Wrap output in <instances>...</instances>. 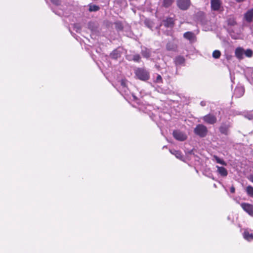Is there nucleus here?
I'll list each match as a JSON object with an SVG mask.
<instances>
[{"label":"nucleus","instance_id":"2f4dec72","mask_svg":"<svg viewBox=\"0 0 253 253\" xmlns=\"http://www.w3.org/2000/svg\"><path fill=\"white\" fill-rule=\"evenodd\" d=\"M121 84H122V85H123V86H126V83H125V81H124V80H122V81H121Z\"/></svg>","mask_w":253,"mask_h":253},{"label":"nucleus","instance_id":"1a4fd4ad","mask_svg":"<svg viewBox=\"0 0 253 253\" xmlns=\"http://www.w3.org/2000/svg\"><path fill=\"white\" fill-rule=\"evenodd\" d=\"M183 37L192 42H195L196 40L195 35L191 32H187L185 33L183 35Z\"/></svg>","mask_w":253,"mask_h":253},{"label":"nucleus","instance_id":"7ed1b4c3","mask_svg":"<svg viewBox=\"0 0 253 253\" xmlns=\"http://www.w3.org/2000/svg\"><path fill=\"white\" fill-rule=\"evenodd\" d=\"M177 6L182 10H187L190 5V0H177Z\"/></svg>","mask_w":253,"mask_h":253},{"label":"nucleus","instance_id":"f257e3e1","mask_svg":"<svg viewBox=\"0 0 253 253\" xmlns=\"http://www.w3.org/2000/svg\"><path fill=\"white\" fill-rule=\"evenodd\" d=\"M208 130L205 126L202 124L197 125L194 129V132L200 137H205L208 134Z\"/></svg>","mask_w":253,"mask_h":253},{"label":"nucleus","instance_id":"c9c22d12","mask_svg":"<svg viewBox=\"0 0 253 253\" xmlns=\"http://www.w3.org/2000/svg\"><path fill=\"white\" fill-rule=\"evenodd\" d=\"M241 91L242 92H243V90L240 88H238L236 89V91Z\"/></svg>","mask_w":253,"mask_h":253},{"label":"nucleus","instance_id":"7c9ffc66","mask_svg":"<svg viewBox=\"0 0 253 253\" xmlns=\"http://www.w3.org/2000/svg\"><path fill=\"white\" fill-rule=\"evenodd\" d=\"M249 179L250 181L253 182V175H250L249 177Z\"/></svg>","mask_w":253,"mask_h":253},{"label":"nucleus","instance_id":"4c0bfd02","mask_svg":"<svg viewBox=\"0 0 253 253\" xmlns=\"http://www.w3.org/2000/svg\"><path fill=\"white\" fill-rule=\"evenodd\" d=\"M116 1L117 2H119V1H118V0H116Z\"/></svg>","mask_w":253,"mask_h":253},{"label":"nucleus","instance_id":"f03ea898","mask_svg":"<svg viewBox=\"0 0 253 253\" xmlns=\"http://www.w3.org/2000/svg\"><path fill=\"white\" fill-rule=\"evenodd\" d=\"M135 75L137 78L143 81H146L149 79V73L145 70L138 69L135 71Z\"/></svg>","mask_w":253,"mask_h":253},{"label":"nucleus","instance_id":"5701e85b","mask_svg":"<svg viewBox=\"0 0 253 253\" xmlns=\"http://www.w3.org/2000/svg\"><path fill=\"white\" fill-rule=\"evenodd\" d=\"M213 158L217 163L220 164L224 166H226L227 165L225 162H224L223 160L220 159L216 155L213 156Z\"/></svg>","mask_w":253,"mask_h":253},{"label":"nucleus","instance_id":"423d86ee","mask_svg":"<svg viewBox=\"0 0 253 253\" xmlns=\"http://www.w3.org/2000/svg\"><path fill=\"white\" fill-rule=\"evenodd\" d=\"M241 207L243 208V209L245 211H246L249 214H250L251 216H253V205H251V204H250L248 203H243L241 204Z\"/></svg>","mask_w":253,"mask_h":253},{"label":"nucleus","instance_id":"dca6fc26","mask_svg":"<svg viewBox=\"0 0 253 253\" xmlns=\"http://www.w3.org/2000/svg\"><path fill=\"white\" fill-rule=\"evenodd\" d=\"M170 152L171 154L175 155V156L177 159H178L181 161H184L183 157L180 151L174 150L173 151L170 150Z\"/></svg>","mask_w":253,"mask_h":253},{"label":"nucleus","instance_id":"2eb2a0df","mask_svg":"<svg viewBox=\"0 0 253 253\" xmlns=\"http://www.w3.org/2000/svg\"><path fill=\"white\" fill-rule=\"evenodd\" d=\"M217 168L218 172L223 176H226L227 175L228 172L225 168L222 167L216 166Z\"/></svg>","mask_w":253,"mask_h":253},{"label":"nucleus","instance_id":"c756f323","mask_svg":"<svg viewBox=\"0 0 253 253\" xmlns=\"http://www.w3.org/2000/svg\"><path fill=\"white\" fill-rule=\"evenodd\" d=\"M235 189L234 187V186H232L231 188H230V192L232 193H234L235 192Z\"/></svg>","mask_w":253,"mask_h":253},{"label":"nucleus","instance_id":"72a5a7b5","mask_svg":"<svg viewBox=\"0 0 253 253\" xmlns=\"http://www.w3.org/2000/svg\"><path fill=\"white\" fill-rule=\"evenodd\" d=\"M247 117L249 120H252V119H253V115H249V116H247Z\"/></svg>","mask_w":253,"mask_h":253},{"label":"nucleus","instance_id":"f3484780","mask_svg":"<svg viewBox=\"0 0 253 253\" xmlns=\"http://www.w3.org/2000/svg\"><path fill=\"white\" fill-rule=\"evenodd\" d=\"M141 53L145 58H148L150 56V51L146 48L142 49Z\"/></svg>","mask_w":253,"mask_h":253},{"label":"nucleus","instance_id":"6ab92c4d","mask_svg":"<svg viewBox=\"0 0 253 253\" xmlns=\"http://www.w3.org/2000/svg\"><path fill=\"white\" fill-rule=\"evenodd\" d=\"M185 59L182 56H178L175 58V62L176 65H181L184 64Z\"/></svg>","mask_w":253,"mask_h":253},{"label":"nucleus","instance_id":"bb28decb","mask_svg":"<svg viewBox=\"0 0 253 253\" xmlns=\"http://www.w3.org/2000/svg\"><path fill=\"white\" fill-rule=\"evenodd\" d=\"M141 57L139 54H135L133 57V60L136 62H139L140 60Z\"/></svg>","mask_w":253,"mask_h":253},{"label":"nucleus","instance_id":"9d476101","mask_svg":"<svg viewBox=\"0 0 253 253\" xmlns=\"http://www.w3.org/2000/svg\"><path fill=\"white\" fill-rule=\"evenodd\" d=\"M164 25L166 27L172 28L174 26V20L172 18H167L163 21Z\"/></svg>","mask_w":253,"mask_h":253},{"label":"nucleus","instance_id":"20e7f679","mask_svg":"<svg viewBox=\"0 0 253 253\" xmlns=\"http://www.w3.org/2000/svg\"><path fill=\"white\" fill-rule=\"evenodd\" d=\"M203 120L206 123L210 125H213L217 122L216 116L211 114L205 115L203 117Z\"/></svg>","mask_w":253,"mask_h":253},{"label":"nucleus","instance_id":"a878e982","mask_svg":"<svg viewBox=\"0 0 253 253\" xmlns=\"http://www.w3.org/2000/svg\"><path fill=\"white\" fill-rule=\"evenodd\" d=\"M244 53L247 57H251L253 56V52L252 50L248 49L245 51H244Z\"/></svg>","mask_w":253,"mask_h":253},{"label":"nucleus","instance_id":"9b49d317","mask_svg":"<svg viewBox=\"0 0 253 253\" xmlns=\"http://www.w3.org/2000/svg\"><path fill=\"white\" fill-rule=\"evenodd\" d=\"M244 53V50L242 47H237L235 49V56L239 59H242L243 58V54Z\"/></svg>","mask_w":253,"mask_h":253},{"label":"nucleus","instance_id":"cd10ccee","mask_svg":"<svg viewBox=\"0 0 253 253\" xmlns=\"http://www.w3.org/2000/svg\"><path fill=\"white\" fill-rule=\"evenodd\" d=\"M52 3L56 5H59L61 4L60 0H50Z\"/></svg>","mask_w":253,"mask_h":253},{"label":"nucleus","instance_id":"39448f33","mask_svg":"<svg viewBox=\"0 0 253 253\" xmlns=\"http://www.w3.org/2000/svg\"><path fill=\"white\" fill-rule=\"evenodd\" d=\"M173 136L176 140L179 141H184L187 139L186 135L178 130H175L173 131Z\"/></svg>","mask_w":253,"mask_h":253},{"label":"nucleus","instance_id":"412c9836","mask_svg":"<svg viewBox=\"0 0 253 253\" xmlns=\"http://www.w3.org/2000/svg\"><path fill=\"white\" fill-rule=\"evenodd\" d=\"M246 192L249 196L253 197V187L250 185L246 188Z\"/></svg>","mask_w":253,"mask_h":253},{"label":"nucleus","instance_id":"e433bc0d","mask_svg":"<svg viewBox=\"0 0 253 253\" xmlns=\"http://www.w3.org/2000/svg\"><path fill=\"white\" fill-rule=\"evenodd\" d=\"M148 27H149V28H151V26L150 25H147Z\"/></svg>","mask_w":253,"mask_h":253},{"label":"nucleus","instance_id":"4be33fe9","mask_svg":"<svg viewBox=\"0 0 253 253\" xmlns=\"http://www.w3.org/2000/svg\"><path fill=\"white\" fill-rule=\"evenodd\" d=\"M166 47L168 50H174L176 48V46L171 42L168 43Z\"/></svg>","mask_w":253,"mask_h":253},{"label":"nucleus","instance_id":"0eeeda50","mask_svg":"<svg viewBox=\"0 0 253 253\" xmlns=\"http://www.w3.org/2000/svg\"><path fill=\"white\" fill-rule=\"evenodd\" d=\"M244 19L247 22L251 23L253 21V8L249 9L244 14Z\"/></svg>","mask_w":253,"mask_h":253},{"label":"nucleus","instance_id":"4468645a","mask_svg":"<svg viewBox=\"0 0 253 253\" xmlns=\"http://www.w3.org/2000/svg\"><path fill=\"white\" fill-rule=\"evenodd\" d=\"M227 23L228 25L230 26H234L237 24L235 17L230 16L227 19Z\"/></svg>","mask_w":253,"mask_h":253},{"label":"nucleus","instance_id":"f8f14e48","mask_svg":"<svg viewBox=\"0 0 253 253\" xmlns=\"http://www.w3.org/2000/svg\"><path fill=\"white\" fill-rule=\"evenodd\" d=\"M229 129V126L224 124H222L219 127L220 132L223 134L227 135Z\"/></svg>","mask_w":253,"mask_h":253},{"label":"nucleus","instance_id":"393cba45","mask_svg":"<svg viewBox=\"0 0 253 253\" xmlns=\"http://www.w3.org/2000/svg\"><path fill=\"white\" fill-rule=\"evenodd\" d=\"M244 237L246 239L248 240L253 239V234H250L249 232H245Z\"/></svg>","mask_w":253,"mask_h":253},{"label":"nucleus","instance_id":"473e14b6","mask_svg":"<svg viewBox=\"0 0 253 253\" xmlns=\"http://www.w3.org/2000/svg\"><path fill=\"white\" fill-rule=\"evenodd\" d=\"M237 2L240 3L246 1V0H235Z\"/></svg>","mask_w":253,"mask_h":253},{"label":"nucleus","instance_id":"c85d7f7f","mask_svg":"<svg viewBox=\"0 0 253 253\" xmlns=\"http://www.w3.org/2000/svg\"><path fill=\"white\" fill-rule=\"evenodd\" d=\"M156 82L157 83H162V78L160 75H158Z\"/></svg>","mask_w":253,"mask_h":253},{"label":"nucleus","instance_id":"6e6552de","mask_svg":"<svg viewBox=\"0 0 253 253\" xmlns=\"http://www.w3.org/2000/svg\"><path fill=\"white\" fill-rule=\"evenodd\" d=\"M221 4L220 0H211V8L214 11H217L220 9Z\"/></svg>","mask_w":253,"mask_h":253},{"label":"nucleus","instance_id":"ddd939ff","mask_svg":"<svg viewBox=\"0 0 253 253\" xmlns=\"http://www.w3.org/2000/svg\"><path fill=\"white\" fill-rule=\"evenodd\" d=\"M174 0H162V6L169 8L173 3Z\"/></svg>","mask_w":253,"mask_h":253},{"label":"nucleus","instance_id":"aec40b11","mask_svg":"<svg viewBox=\"0 0 253 253\" xmlns=\"http://www.w3.org/2000/svg\"><path fill=\"white\" fill-rule=\"evenodd\" d=\"M120 53L117 50H114L111 54L110 56L112 58L117 59L120 56Z\"/></svg>","mask_w":253,"mask_h":253},{"label":"nucleus","instance_id":"f704fd0d","mask_svg":"<svg viewBox=\"0 0 253 253\" xmlns=\"http://www.w3.org/2000/svg\"><path fill=\"white\" fill-rule=\"evenodd\" d=\"M200 104L202 106L206 105V102L205 101H201Z\"/></svg>","mask_w":253,"mask_h":253},{"label":"nucleus","instance_id":"b1692460","mask_svg":"<svg viewBox=\"0 0 253 253\" xmlns=\"http://www.w3.org/2000/svg\"><path fill=\"white\" fill-rule=\"evenodd\" d=\"M212 57L215 59H218L221 56V52L219 50H215L212 52Z\"/></svg>","mask_w":253,"mask_h":253},{"label":"nucleus","instance_id":"a211bd4d","mask_svg":"<svg viewBox=\"0 0 253 253\" xmlns=\"http://www.w3.org/2000/svg\"><path fill=\"white\" fill-rule=\"evenodd\" d=\"M88 7V11L89 12H95L100 9L99 6L95 4H89Z\"/></svg>","mask_w":253,"mask_h":253}]
</instances>
